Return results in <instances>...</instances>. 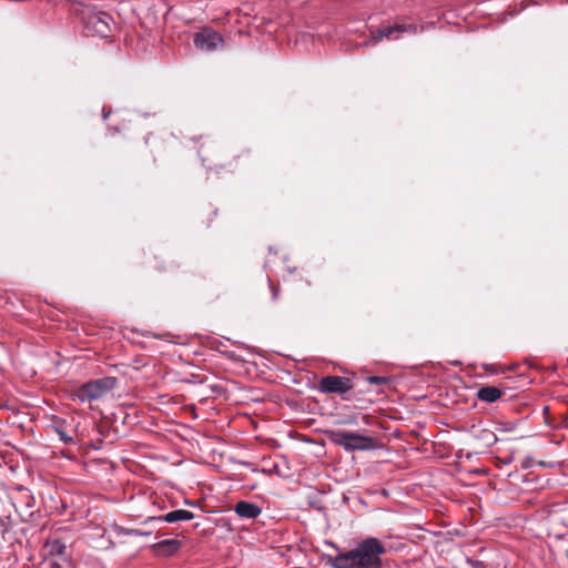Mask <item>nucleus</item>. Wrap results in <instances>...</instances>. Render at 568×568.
<instances>
[{
    "instance_id": "1",
    "label": "nucleus",
    "mask_w": 568,
    "mask_h": 568,
    "mask_svg": "<svg viewBox=\"0 0 568 568\" xmlns=\"http://www.w3.org/2000/svg\"><path fill=\"white\" fill-rule=\"evenodd\" d=\"M386 546L375 537H367L346 551L327 558L332 568H382Z\"/></svg>"
},
{
    "instance_id": "2",
    "label": "nucleus",
    "mask_w": 568,
    "mask_h": 568,
    "mask_svg": "<svg viewBox=\"0 0 568 568\" xmlns=\"http://www.w3.org/2000/svg\"><path fill=\"white\" fill-rule=\"evenodd\" d=\"M200 154L207 169L216 172H234L239 168V161L241 159L250 158V151L247 150L235 151L224 145H214L211 150H206L202 146Z\"/></svg>"
},
{
    "instance_id": "3",
    "label": "nucleus",
    "mask_w": 568,
    "mask_h": 568,
    "mask_svg": "<svg viewBox=\"0 0 568 568\" xmlns=\"http://www.w3.org/2000/svg\"><path fill=\"white\" fill-rule=\"evenodd\" d=\"M328 438L347 452L372 450L377 446L376 440L371 436L342 429L329 430Z\"/></svg>"
},
{
    "instance_id": "4",
    "label": "nucleus",
    "mask_w": 568,
    "mask_h": 568,
    "mask_svg": "<svg viewBox=\"0 0 568 568\" xmlns=\"http://www.w3.org/2000/svg\"><path fill=\"white\" fill-rule=\"evenodd\" d=\"M116 385L115 377H103L90 381L74 389L72 398L81 403L92 402L102 398Z\"/></svg>"
},
{
    "instance_id": "5",
    "label": "nucleus",
    "mask_w": 568,
    "mask_h": 568,
    "mask_svg": "<svg viewBox=\"0 0 568 568\" xmlns=\"http://www.w3.org/2000/svg\"><path fill=\"white\" fill-rule=\"evenodd\" d=\"M84 31L88 36L106 38L111 33L112 17L104 11L87 8L82 11Z\"/></svg>"
},
{
    "instance_id": "6",
    "label": "nucleus",
    "mask_w": 568,
    "mask_h": 568,
    "mask_svg": "<svg viewBox=\"0 0 568 568\" xmlns=\"http://www.w3.org/2000/svg\"><path fill=\"white\" fill-rule=\"evenodd\" d=\"M194 45L202 51H214L223 47L222 34L211 28H203L194 34Z\"/></svg>"
},
{
    "instance_id": "7",
    "label": "nucleus",
    "mask_w": 568,
    "mask_h": 568,
    "mask_svg": "<svg viewBox=\"0 0 568 568\" xmlns=\"http://www.w3.org/2000/svg\"><path fill=\"white\" fill-rule=\"evenodd\" d=\"M317 388L325 394L344 395L354 388V383L348 377L328 375L321 378Z\"/></svg>"
},
{
    "instance_id": "8",
    "label": "nucleus",
    "mask_w": 568,
    "mask_h": 568,
    "mask_svg": "<svg viewBox=\"0 0 568 568\" xmlns=\"http://www.w3.org/2000/svg\"><path fill=\"white\" fill-rule=\"evenodd\" d=\"M417 31H418V28L415 24L397 23V24H394L390 27L371 30V41L373 43H378L384 38L397 39L398 36L394 37L395 33H402V32L417 33Z\"/></svg>"
},
{
    "instance_id": "9",
    "label": "nucleus",
    "mask_w": 568,
    "mask_h": 568,
    "mask_svg": "<svg viewBox=\"0 0 568 568\" xmlns=\"http://www.w3.org/2000/svg\"><path fill=\"white\" fill-rule=\"evenodd\" d=\"M182 547L178 539H164L152 545V550L156 556L169 557L176 554Z\"/></svg>"
},
{
    "instance_id": "10",
    "label": "nucleus",
    "mask_w": 568,
    "mask_h": 568,
    "mask_svg": "<svg viewBox=\"0 0 568 568\" xmlns=\"http://www.w3.org/2000/svg\"><path fill=\"white\" fill-rule=\"evenodd\" d=\"M193 518H194V514L192 511L185 510V509H176V510L170 511V513L159 516V517H150V518H148L145 524L149 521H166V523H176V521H182V520L186 521V520H192Z\"/></svg>"
},
{
    "instance_id": "11",
    "label": "nucleus",
    "mask_w": 568,
    "mask_h": 568,
    "mask_svg": "<svg viewBox=\"0 0 568 568\" xmlns=\"http://www.w3.org/2000/svg\"><path fill=\"white\" fill-rule=\"evenodd\" d=\"M234 511L241 518L254 519L261 515L262 509L256 504L241 500L235 504Z\"/></svg>"
},
{
    "instance_id": "12",
    "label": "nucleus",
    "mask_w": 568,
    "mask_h": 568,
    "mask_svg": "<svg viewBox=\"0 0 568 568\" xmlns=\"http://www.w3.org/2000/svg\"><path fill=\"white\" fill-rule=\"evenodd\" d=\"M51 429L59 436L64 444H73L74 438L69 434L68 423L63 418L55 417L52 422Z\"/></svg>"
},
{
    "instance_id": "13",
    "label": "nucleus",
    "mask_w": 568,
    "mask_h": 568,
    "mask_svg": "<svg viewBox=\"0 0 568 568\" xmlns=\"http://www.w3.org/2000/svg\"><path fill=\"white\" fill-rule=\"evenodd\" d=\"M503 394L504 392L495 386H484L477 390L478 399L486 403H495Z\"/></svg>"
},
{
    "instance_id": "14",
    "label": "nucleus",
    "mask_w": 568,
    "mask_h": 568,
    "mask_svg": "<svg viewBox=\"0 0 568 568\" xmlns=\"http://www.w3.org/2000/svg\"><path fill=\"white\" fill-rule=\"evenodd\" d=\"M44 549L49 556H64L67 547L60 539H53L47 541Z\"/></svg>"
},
{
    "instance_id": "15",
    "label": "nucleus",
    "mask_w": 568,
    "mask_h": 568,
    "mask_svg": "<svg viewBox=\"0 0 568 568\" xmlns=\"http://www.w3.org/2000/svg\"><path fill=\"white\" fill-rule=\"evenodd\" d=\"M367 382L376 386L390 384V379L385 376H369L367 377Z\"/></svg>"
},
{
    "instance_id": "16",
    "label": "nucleus",
    "mask_w": 568,
    "mask_h": 568,
    "mask_svg": "<svg viewBox=\"0 0 568 568\" xmlns=\"http://www.w3.org/2000/svg\"><path fill=\"white\" fill-rule=\"evenodd\" d=\"M270 290L272 294V301L276 302L280 298L281 295V286L278 283H274L272 280L268 278Z\"/></svg>"
},
{
    "instance_id": "17",
    "label": "nucleus",
    "mask_w": 568,
    "mask_h": 568,
    "mask_svg": "<svg viewBox=\"0 0 568 568\" xmlns=\"http://www.w3.org/2000/svg\"><path fill=\"white\" fill-rule=\"evenodd\" d=\"M23 497L28 500V501H27V505H28L29 507H31L32 505L30 504V500H32V499H33V498H32V496H31L29 493H26V494L23 495Z\"/></svg>"
},
{
    "instance_id": "18",
    "label": "nucleus",
    "mask_w": 568,
    "mask_h": 568,
    "mask_svg": "<svg viewBox=\"0 0 568 568\" xmlns=\"http://www.w3.org/2000/svg\"><path fill=\"white\" fill-rule=\"evenodd\" d=\"M49 565H50V568H61V566L55 561H50Z\"/></svg>"
},
{
    "instance_id": "19",
    "label": "nucleus",
    "mask_w": 568,
    "mask_h": 568,
    "mask_svg": "<svg viewBox=\"0 0 568 568\" xmlns=\"http://www.w3.org/2000/svg\"><path fill=\"white\" fill-rule=\"evenodd\" d=\"M102 112H103V118H104V119H106V118L109 116V114H110V112H111V111H110V110H109V111H106V109H105V108H103Z\"/></svg>"
},
{
    "instance_id": "20",
    "label": "nucleus",
    "mask_w": 568,
    "mask_h": 568,
    "mask_svg": "<svg viewBox=\"0 0 568 568\" xmlns=\"http://www.w3.org/2000/svg\"><path fill=\"white\" fill-rule=\"evenodd\" d=\"M156 268H158L159 271H163V270H164V267H162V266H156Z\"/></svg>"
},
{
    "instance_id": "21",
    "label": "nucleus",
    "mask_w": 568,
    "mask_h": 568,
    "mask_svg": "<svg viewBox=\"0 0 568 568\" xmlns=\"http://www.w3.org/2000/svg\"><path fill=\"white\" fill-rule=\"evenodd\" d=\"M135 532H136L138 535H144L143 532H141V531H139V530H135Z\"/></svg>"
},
{
    "instance_id": "22",
    "label": "nucleus",
    "mask_w": 568,
    "mask_h": 568,
    "mask_svg": "<svg viewBox=\"0 0 568 568\" xmlns=\"http://www.w3.org/2000/svg\"><path fill=\"white\" fill-rule=\"evenodd\" d=\"M567 557H568V550H567Z\"/></svg>"
}]
</instances>
